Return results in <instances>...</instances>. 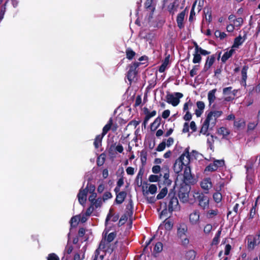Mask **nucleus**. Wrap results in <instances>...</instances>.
I'll return each instance as SVG.
<instances>
[{
    "instance_id": "nucleus-56",
    "label": "nucleus",
    "mask_w": 260,
    "mask_h": 260,
    "mask_svg": "<svg viewBox=\"0 0 260 260\" xmlns=\"http://www.w3.org/2000/svg\"><path fill=\"white\" fill-rule=\"evenodd\" d=\"M212 229V226L210 224H207L204 228V232L205 234H209Z\"/></svg>"
},
{
    "instance_id": "nucleus-59",
    "label": "nucleus",
    "mask_w": 260,
    "mask_h": 260,
    "mask_svg": "<svg viewBox=\"0 0 260 260\" xmlns=\"http://www.w3.org/2000/svg\"><path fill=\"white\" fill-rule=\"evenodd\" d=\"M153 0H146L145 6L147 9H148L150 10L153 9V8L151 6Z\"/></svg>"
},
{
    "instance_id": "nucleus-26",
    "label": "nucleus",
    "mask_w": 260,
    "mask_h": 260,
    "mask_svg": "<svg viewBox=\"0 0 260 260\" xmlns=\"http://www.w3.org/2000/svg\"><path fill=\"white\" fill-rule=\"evenodd\" d=\"M112 125V119L110 118L108 122V123L105 125V126L103 128V132L102 135L103 136H104L107 132L111 128V126Z\"/></svg>"
},
{
    "instance_id": "nucleus-30",
    "label": "nucleus",
    "mask_w": 260,
    "mask_h": 260,
    "mask_svg": "<svg viewBox=\"0 0 260 260\" xmlns=\"http://www.w3.org/2000/svg\"><path fill=\"white\" fill-rule=\"evenodd\" d=\"M162 244L161 242H157L155 244L153 248L154 253H159L162 250Z\"/></svg>"
},
{
    "instance_id": "nucleus-29",
    "label": "nucleus",
    "mask_w": 260,
    "mask_h": 260,
    "mask_svg": "<svg viewBox=\"0 0 260 260\" xmlns=\"http://www.w3.org/2000/svg\"><path fill=\"white\" fill-rule=\"evenodd\" d=\"M168 193V189L167 187H165L161 189L159 193L157 195L156 199L160 200L163 199Z\"/></svg>"
},
{
    "instance_id": "nucleus-8",
    "label": "nucleus",
    "mask_w": 260,
    "mask_h": 260,
    "mask_svg": "<svg viewBox=\"0 0 260 260\" xmlns=\"http://www.w3.org/2000/svg\"><path fill=\"white\" fill-rule=\"evenodd\" d=\"M189 221L192 225H199L200 224V212L198 210H194L189 215Z\"/></svg>"
},
{
    "instance_id": "nucleus-11",
    "label": "nucleus",
    "mask_w": 260,
    "mask_h": 260,
    "mask_svg": "<svg viewBox=\"0 0 260 260\" xmlns=\"http://www.w3.org/2000/svg\"><path fill=\"white\" fill-rule=\"evenodd\" d=\"M201 186L202 189L206 190L205 193H207L208 192V190L212 187V183L211 182V179L210 178L204 179L201 182Z\"/></svg>"
},
{
    "instance_id": "nucleus-52",
    "label": "nucleus",
    "mask_w": 260,
    "mask_h": 260,
    "mask_svg": "<svg viewBox=\"0 0 260 260\" xmlns=\"http://www.w3.org/2000/svg\"><path fill=\"white\" fill-rule=\"evenodd\" d=\"M102 204V199L98 198V199H96L93 202V203H91V205H92V206H94L95 207V208H98L99 207L101 206Z\"/></svg>"
},
{
    "instance_id": "nucleus-5",
    "label": "nucleus",
    "mask_w": 260,
    "mask_h": 260,
    "mask_svg": "<svg viewBox=\"0 0 260 260\" xmlns=\"http://www.w3.org/2000/svg\"><path fill=\"white\" fill-rule=\"evenodd\" d=\"M183 97V94L180 92H175L174 94L168 93L166 95V102L173 106H177L180 103V99Z\"/></svg>"
},
{
    "instance_id": "nucleus-37",
    "label": "nucleus",
    "mask_w": 260,
    "mask_h": 260,
    "mask_svg": "<svg viewBox=\"0 0 260 260\" xmlns=\"http://www.w3.org/2000/svg\"><path fill=\"white\" fill-rule=\"evenodd\" d=\"M214 35L216 38H219L220 40H223L226 36L225 33L224 32H221L219 30H216L214 32Z\"/></svg>"
},
{
    "instance_id": "nucleus-61",
    "label": "nucleus",
    "mask_w": 260,
    "mask_h": 260,
    "mask_svg": "<svg viewBox=\"0 0 260 260\" xmlns=\"http://www.w3.org/2000/svg\"><path fill=\"white\" fill-rule=\"evenodd\" d=\"M112 197V194L111 192L107 191L104 193L103 197V200L104 201L107 200L109 199H111Z\"/></svg>"
},
{
    "instance_id": "nucleus-25",
    "label": "nucleus",
    "mask_w": 260,
    "mask_h": 260,
    "mask_svg": "<svg viewBox=\"0 0 260 260\" xmlns=\"http://www.w3.org/2000/svg\"><path fill=\"white\" fill-rule=\"evenodd\" d=\"M109 243L106 240V238H103L101 241L99 246V249L102 250H105L106 248L109 247Z\"/></svg>"
},
{
    "instance_id": "nucleus-4",
    "label": "nucleus",
    "mask_w": 260,
    "mask_h": 260,
    "mask_svg": "<svg viewBox=\"0 0 260 260\" xmlns=\"http://www.w3.org/2000/svg\"><path fill=\"white\" fill-rule=\"evenodd\" d=\"M222 114L221 111H213L208 113L207 117L204 122L211 126V129L216 124V119Z\"/></svg>"
},
{
    "instance_id": "nucleus-43",
    "label": "nucleus",
    "mask_w": 260,
    "mask_h": 260,
    "mask_svg": "<svg viewBox=\"0 0 260 260\" xmlns=\"http://www.w3.org/2000/svg\"><path fill=\"white\" fill-rule=\"evenodd\" d=\"M213 163L215 165V167H217V169L219 167H221L224 166V161L223 159L215 160H214Z\"/></svg>"
},
{
    "instance_id": "nucleus-45",
    "label": "nucleus",
    "mask_w": 260,
    "mask_h": 260,
    "mask_svg": "<svg viewBox=\"0 0 260 260\" xmlns=\"http://www.w3.org/2000/svg\"><path fill=\"white\" fill-rule=\"evenodd\" d=\"M116 233L114 232H112L110 233L107 238H106V240L110 243L115 239L116 237Z\"/></svg>"
},
{
    "instance_id": "nucleus-19",
    "label": "nucleus",
    "mask_w": 260,
    "mask_h": 260,
    "mask_svg": "<svg viewBox=\"0 0 260 260\" xmlns=\"http://www.w3.org/2000/svg\"><path fill=\"white\" fill-rule=\"evenodd\" d=\"M246 39V35L245 34V35L242 38L241 36H238V37L236 38L234 40V43L233 45V47L237 48L240 45H242L243 43L244 42V41Z\"/></svg>"
},
{
    "instance_id": "nucleus-38",
    "label": "nucleus",
    "mask_w": 260,
    "mask_h": 260,
    "mask_svg": "<svg viewBox=\"0 0 260 260\" xmlns=\"http://www.w3.org/2000/svg\"><path fill=\"white\" fill-rule=\"evenodd\" d=\"M218 133L219 134L222 135L223 136H228L229 134V130L224 127H221L219 128Z\"/></svg>"
},
{
    "instance_id": "nucleus-35",
    "label": "nucleus",
    "mask_w": 260,
    "mask_h": 260,
    "mask_svg": "<svg viewBox=\"0 0 260 260\" xmlns=\"http://www.w3.org/2000/svg\"><path fill=\"white\" fill-rule=\"evenodd\" d=\"M218 212L217 210H210L207 213V217L209 218H212L217 215Z\"/></svg>"
},
{
    "instance_id": "nucleus-28",
    "label": "nucleus",
    "mask_w": 260,
    "mask_h": 260,
    "mask_svg": "<svg viewBox=\"0 0 260 260\" xmlns=\"http://www.w3.org/2000/svg\"><path fill=\"white\" fill-rule=\"evenodd\" d=\"M103 137L104 136H103L102 135H99L96 137L94 142V145L96 148H99L101 145L102 140Z\"/></svg>"
},
{
    "instance_id": "nucleus-42",
    "label": "nucleus",
    "mask_w": 260,
    "mask_h": 260,
    "mask_svg": "<svg viewBox=\"0 0 260 260\" xmlns=\"http://www.w3.org/2000/svg\"><path fill=\"white\" fill-rule=\"evenodd\" d=\"M168 62H169L168 59L166 58L164 62L162 63V64L159 67V72L162 73L165 71L166 67L168 65Z\"/></svg>"
},
{
    "instance_id": "nucleus-27",
    "label": "nucleus",
    "mask_w": 260,
    "mask_h": 260,
    "mask_svg": "<svg viewBox=\"0 0 260 260\" xmlns=\"http://www.w3.org/2000/svg\"><path fill=\"white\" fill-rule=\"evenodd\" d=\"M234 52V50L231 49L229 51L225 52L221 57V61L225 62L230 57H231Z\"/></svg>"
},
{
    "instance_id": "nucleus-63",
    "label": "nucleus",
    "mask_w": 260,
    "mask_h": 260,
    "mask_svg": "<svg viewBox=\"0 0 260 260\" xmlns=\"http://www.w3.org/2000/svg\"><path fill=\"white\" fill-rule=\"evenodd\" d=\"M192 118V115L191 113L189 111H186L185 115L183 117V119L185 121H189Z\"/></svg>"
},
{
    "instance_id": "nucleus-44",
    "label": "nucleus",
    "mask_w": 260,
    "mask_h": 260,
    "mask_svg": "<svg viewBox=\"0 0 260 260\" xmlns=\"http://www.w3.org/2000/svg\"><path fill=\"white\" fill-rule=\"evenodd\" d=\"M232 87H228L223 88V94L225 95H229V94L232 93L233 95L234 96L235 93H233V92L232 91Z\"/></svg>"
},
{
    "instance_id": "nucleus-60",
    "label": "nucleus",
    "mask_w": 260,
    "mask_h": 260,
    "mask_svg": "<svg viewBox=\"0 0 260 260\" xmlns=\"http://www.w3.org/2000/svg\"><path fill=\"white\" fill-rule=\"evenodd\" d=\"M85 188H87V190L88 191V190L89 192L91 193H95L94 192V190H95V186L92 184H88L87 185V187Z\"/></svg>"
},
{
    "instance_id": "nucleus-31",
    "label": "nucleus",
    "mask_w": 260,
    "mask_h": 260,
    "mask_svg": "<svg viewBox=\"0 0 260 260\" xmlns=\"http://www.w3.org/2000/svg\"><path fill=\"white\" fill-rule=\"evenodd\" d=\"M145 191H147L148 193L152 194H155L157 191V186L155 184H150L148 187V190H145Z\"/></svg>"
},
{
    "instance_id": "nucleus-24",
    "label": "nucleus",
    "mask_w": 260,
    "mask_h": 260,
    "mask_svg": "<svg viewBox=\"0 0 260 260\" xmlns=\"http://www.w3.org/2000/svg\"><path fill=\"white\" fill-rule=\"evenodd\" d=\"M169 177H170L169 171L168 170V169H167L166 170V172L164 173V176H163L164 179V183L165 184V185H166L167 186H169L172 183V181L169 179Z\"/></svg>"
},
{
    "instance_id": "nucleus-14",
    "label": "nucleus",
    "mask_w": 260,
    "mask_h": 260,
    "mask_svg": "<svg viewBox=\"0 0 260 260\" xmlns=\"http://www.w3.org/2000/svg\"><path fill=\"white\" fill-rule=\"evenodd\" d=\"M215 60V57L214 55H211L210 56H208L207 58L206 63L204 66V71L206 72L208 70L210 67L212 66L213 63Z\"/></svg>"
},
{
    "instance_id": "nucleus-53",
    "label": "nucleus",
    "mask_w": 260,
    "mask_h": 260,
    "mask_svg": "<svg viewBox=\"0 0 260 260\" xmlns=\"http://www.w3.org/2000/svg\"><path fill=\"white\" fill-rule=\"evenodd\" d=\"M166 142L165 141H163L161 143H160L157 147L156 148V150L157 151H163L166 148Z\"/></svg>"
},
{
    "instance_id": "nucleus-34",
    "label": "nucleus",
    "mask_w": 260,
    "mask_h": 260,
    "mask_svg": "<svg viewBox=\"0 0 260 260\" xmlns=\"http://www.w3.org/2000/svg\"><path fill=\"white\" fill-rule=\"evenodd\" d=\"M161 118L160 117H157L151 124V128L154 127V129H156L160 124Z\"/></svg>"
},
{
    "instance_id": "nucleus-9",
    "label": "nucleus",
    "mask_w": 260,
    "mask_h": 260,
    "mask_svg": "<svg viewBox=\"0 0 260 260\" xmlns=\"http://www.w3.org/2000/svg\"><path fill=\"white\" fill-rule=\"evenodd\" d=\"M184 180L182 183H186L189 184L193 182V177L191 174L190 168L187 166L185 168L184 174H183Z\"/></svg>"
},
{
    "instance_id": "nucleus-21",
    "label": "nucleus",
    "mask_w": 260,
    "mask_h": 260,
    "mask_svg": "<svg viewBox=\"0 0 260 260\" xmlns=\"http://www.w3.org/2000/svg\"><path fill=\"white\" fill-rule=\"evenodd\" d=\"M143 194L147 200V202L149 203H154L156 200L154 196H149V193L147 191H145L144 187L143 186Z\"/></svg>"
},
{
    "instance_id": "nucleus-46",
    "label": "nucleus",
    "mask_w": 260,
    "mask_h": 260,
    "mask_svg": "<svg viewBox=\"0 0 260 260\" xmlns=\"http://www.w3.org/2000/svg\"><path fill=\"white\" fill-rule=\"evenodd\" d=\"M193 106L192 103L191 102L189 99L188 102H186L183 106V111H188V109L190 107H191Z\"/></svg>"
},
{
    "instance_id": "nucleus-6",
    "label": "nucleus",
    "mask_w": 260,
    "mask_h": 260,
    "mask_svg": "<svg viewBox=\"0 0 260 260\" xmlns=\"http://www.w3.org/2000/svg\"><path fill=\"white\" fill-rule=\"evenodd\" d=\"M194 198L199 202V205L204 210L208 209L209 206V198L203 193L197 192L194 193Z\"/></svg>"
},
{
    "instance_id": "nucleus-1",
    "label": "nucleus",
    "mask_w": 260,
    "mask_h": 260,
    "mask_svg": "<svg viewBox=\"0 0 260 260\" xmlns=\"http://www.w3.org/2000/svg\"><path fill=\"white\" fill-rule=\"evenodd\" d=\"M190 162V155L189 149L186 148L182 155L175 161L173 169L176 174L181 172L183 167H187Z\"/></svg>"
},
{
    "instance_id": "nucleus-55",
    "label": "nucleus",
    "mask_w": 260,
    "mask_h": 260,
    "mask_svg": "<svg viewBox=\"0 0 260 260\" xmlns=\"http://www.w3.org/2000/svg\"><path fill=\"white\" fill-rule=\"evenodd\" d=\"M47 260H59V258L56 254L52 253L48 255Z\"/></svg>"
},
{
    "instance_id": "nucleus-33",
    "label": "nucleus",
    "mask_w": 260,
    "mask_h": 260,
    "mask_svg": "<svg viewBox=\"0 0 260 260\" xmlns=\"http://www.w3.org/2000/svg\"><path fill=\"white\" fill-rule=\"evenodd\" d=\"M202 57L200 54L199 52H194L193 54V58L192 60V62L194 63H197L200 62L201 61Z\"/></svg>"
},
{
    "instance_id": "nucleus-62",
    "label": "nucleus",
    "mask_w": 260,
    "mask_h": 260,
    "mask_svg": "<svg viewBox=\"0 0 260 260\" xmlns=\"http://www.w3.org/2000/svg\"><path fill=\"white\" fill-rule=\"evenodd\" d=\"M164 226L166 230H170L173 227V224L171 221H167L165 222Z\"/></svg>"
},
{
    "instance_id": "nucleus-39",
    "label": "nucleus",
    "mask_w": 260,
    "mask_h": 260,
    "mask_svg": "<svg viewBox=\"0 0 260 260\" xmlns=\"http://www.w3.org/2000/svg\"><path fill=\"white\" fill-rule=\"evenodd\" d=\"M213 197L214 200L216 203H219L221 201V199H222V195L219 192L214 193L213 196Z\"/></svg>"
},
{
    "instance_id": "nucleus-16",
    "label": "nucleus",
    "mask_w": 260,
    "mask_h": 260,
    "mask_svg": "<svg viewBox=\"0 0 260 260\" xmlns=\"http://www.w3.org/2000/svg\"><path fill=\"white\" fill-rule=\"evenodd\" d=\"M197 106L198 109L196 110V114L197 117H200L202 114L204 109L205 108V104L202 101H198L197 103Z\"/></svg>"
},
{
    "instance_id": "nucleus-48",
    "label": "nucleus",
    "mask_w": 260,
    "mask_h": 260,
    "mask_svg": "<svg viewBox=\"0 0 260 260\" xmlns=\"http://www.w3.org/2000/svg\"><path fill=\"white\" fill-rule=\"evenodd\" d=\"M221 234V231H218L217 233L216 234V236L214 237V238L213 239L212 241V244L213 245H216L219 242V238Z\"/></svg>"
},
{
    "instance_id": "nucleus-51",
    "label": "nucleus",
    "mask_w": 260,
    "mask_h": 260,
    "mask_svg": "<svg viewBox=\"0 0 260 260\" xmlns=\"http://www.w3.org/2000/svg\"><path fill=\"white\" fill-rule=\"evenodd\" d=\"M160 176L155 175H151L149 177V181L151 182H157L159 180Z\"/></svg>"
},
{
    "instance_id": "nucleus-17",
    "label": "nucleus",
    "mask_w": 260,
    "mask_h": 260,
    "mask_svg": "<svg viewBox=\"0 0 260 260\" xmlns=\"http://www.w3.org/2000/svg\"><path fill=\"white\" fill-rule=\"evenodd\" d=\"M126 196V192L125 191H120L116 194V198L115 199V201L117 204H121L124 201L125 198Z\"/></svg>"
},
{
    "instance_id": "nucleus-41",
    "label": "nucleus",
    "mask_w": 260,
    "mask_h": 260,
    "mask_svg": "<svg viewBox=\"0 0 260 260\" xmlns=\"http://www.w3.org/2000/svg\"><path fill=\"white\" fill-rule=\"evenodd\" d=\"M79 218L78 216H74L71 219V226L75 227L78 223Z\"/></svg>"
},
{
    "instance_id": "nucleus-47",
    "label": "nucleus",
    "mask_w": 260,
    "mask_h": 260,
    "mask_svg": "<svg viewBox=\"0 0 260 260\" xmlns=\"http://www.w3.org/2000/svg\"><path fill=\"white\" fill-rule=\"evenodd\" d=\"M141 160L143 164L145 163L147 159V152L145 150H142L140 154Z\"/></svg>"
},
{
    "instance_id": "nucleus-15",
    "label": "nucleus",
    "mask_w": 260,
    "mask_h": 260,
    "mask_svg": "<svg viewBox=\"0 0 260 260\" xmlns=\"http://www.w3.org/2000/svg\"><path fill=\"white\" fill-rule=\"evenodd\" d=\"M185 9H186V8ZM185 10H186L179 13L177 17V25L180 28H182L184 27L183 21L185 14Z\"/></svg>"
},
{
    "instance_id": "nucleus-10",
    "label": "nucleus",
    "mask_w": 260,
    "mask_h": 260,
    "mask_svg": "<svg viewBox=\"0 0 260 260\" xmlns=\"http://www.w3.org/2000/svg\"><path fill=\"white\" fill-rule=\"evenodd\" d=\"M138 63H135L129 68V70L127 73V77L130 83H131L132 81H134L136 77L137 74L136 68L138 67Z\"/></svg>"
},
{
    "instance_id": "nucleus-64",
    "label": "nucleus",
    "mask_w": 260,
    "mask_h": 260,
    "mask_svg": "<svg viewBox=\"0 0 260 260\" xmlns=\"http://www.w3.org/2000/svg\"><path fill=\"white\" fill-rule=\"evenodd\" d=\"M152 171L153 173L157 174L160 171V167L158 165L154 166L152 167Z\"/></svg>"
},
{
    "instance_id": "nucleus-20",
    "label": "nucleus",
    "mask_w": 260,
    "mask_h": 260,
    "mask_svg": "<svg viewBox=\"0 0 260 260\" xmlns=\"http://www.w3.org/2000/svg\"><path fill=\"white\" fill-rule=\"evenodd\" d=\"M216 89H213L210 90L208 93V100L209 101V106H211L216 99Z\"/></svg>"
},
{
    "instance_id": "nucleus-22",
    "label": "nucleus",
    "mask_w": 260,
    "mask_h": 260,
    "mask_svg": "<svg viewBox=\"0 0 260 260\" xmlns=\"http://www.w3.org/2000/svg\"><path fill=\"white\" fill-rule=\"evenodd\" d=\"M119 218V215L118 214H112V210L110 209L109 211V213L108 214L106 219V223L108 222V220H111L113 222H115L118 220Z\"/></svg>"
},
{
    "instance_id": "nucleus-58",
    "label": "nucleus",
    "mask_w": 260,
    "mask_h": 260,
    "mask_svg": "<svg viewBox=\"0 0 260 260\" xmlns=\"http://www.w3.org/2000/svg\"><path fill=\"white\" fill-rule=\"evenodd\" d=\"M127 219V217L126 215H122L119 220V222H118L119 226H121V225H123Z\"/></svg>"
},
{
    "instance_id": "nucleus-12",
    "label": "nucleus",
    "mask_w": 260,
    "mask_h": 260,
    "mask_svg": "<svg viewBox=\"0 0 260 260\" xmlns=\"http://www.w3.org/2000/svg\"><path fill=\"white\" fill-rule=\"evenodd\" d=\"M88 191L87 188L84 189H80L78 194V198L79 202L81 205H84L86 201L87 194Z\"/></svg>"
},
{
    "instance_id": "nucleus-7",
    "label": "nucleus",
    "mask_w": 260,
    "mask_h": 260,
    "mask_svg": "<svg viewBox=\"0 0 260 260\" xmlns=\"http://www.w3.org/2000/svg\"><path fill=\"white\" fill-rule=\"evenodd\" d=\"M168 198L169 200L168 204V210L170 212L177 210L179 208L178 200L177 197L175 196L174 192H170Z\"/></svg>"
},
{
    "instance_id": "nucleus-18",
    "label": "nucleus",
    "mask_w": 260,
    "mask_h": 260,
    "mask_svg": "<svg viewBox=\"0 0 260 260\" xmlns=\"http://www.w3.org/2000/svg\"><path fill=\"white\" fill-rule=\"evenodd\" d=\"M248 69L247 66H244L241 71L242 81L241 84L245 86L246 85L247 73Z\"/></svg>"
},
{
    "instance_id": "nucleus-57",
    "label": "nucleus",
    "mask_w": 260,
    "mask_h": 260,
    "mask_svg": "<svg viewBox=\"0 0 260 260\" xmlns=\"http://www.w3.org/2000/svg\"><path fill=\"white\" fill-rule=\"evenodd\" d=\"M243 19L241 17L238 18L235 20H234V24L236 26H240L243 23Z\"/></svg>"
},
{
    "instance_id": "nucleus-13",
    "label": "nucleus",
    "mask_w": 260,
    "mask_h": 260,
    "mask_svg": "<svg viewBox=\"0 0 260 260\" xmlns=\"http://www.w3.org/2000/svg\"><path fill=\"white\" fill-rule=\"evenodd\" d=\"M260 242V233L251 240H248V248L252 250Z\"/></svg>"
},
{
    "instance_id": "nucleus-36",
    "label": "nucleus",
    "mask_w": 260,
    "mask_h": 260,
    "mask_svg": "<svg viewBox=\"0 0 260 260\" xmlns=\"http://www.w3.org/2000/svg\"><path fill=\"white\" fill-rule=\"evenodd\" d=\"M197 3H198V1H196L192 5V8H191V10L190 11V16L189 17V21H192V20L193 19V16L195 15L194 8H195V7H196Z\"/></svg>"
},
{
    "instance_id": "nucleus-54",
    "label": "nucleus",
    "mask_w": 260,
    "mask_h": 260,
    "mask_svg": "<svg viewBox=\"0 0 260 260\" xmlns=\"http://www.w3.org/2000/svg\"><path fill=\"white\" fill-rule=\"evenodd\" d=\"M199 66L196 65L194 66L190 72V76L191 77H193L197 74V71L199 70Z\"/></svg>"
},
{
    "instance_id": "nucleus-3",
    "label": "nucleus",
    "mask_w": 260,
    "mask_h": 260,
    "mask_svg": "<svg viewBox=\"0 0 260 260\" xmlns=\"http://www.w3.org/2000/svg\"><path fill=\"white\" fill-rule=\"evenodd\" d=\"M188 228L187 225L184 223L179 224L177 228V236L182 239V243L186 245L189 243V240L186 237Z\"/></svg>"
},
{
    "instance_id": "nucleus-32",
    "label": "nucleus",
    "mask_w": 260,
    "mask_h": 260,
    "mask_svg": "<svg viewBox=\"0 0 260 260\" xmlns=\"http://www.w3.org/2000/svg\"><path fill=\"white\" fill-rule=\"evenodd\" d=\"M209 128H211V126L204 122L201 129L200 133L204 135H207V133Z\"/></svg>"
},
{
    "instance_id": "nucleus-50",
    "label": "nucleus",
    "mask_w": 260,
    "mask_h": 260,
    "mask_svg": "<svg viewBox=\"0 0 260 260\" xmlns=\"http://www.w3.org/2000/svg\"><path fill=\"white\" fill-rule=\"evenodd\" d=\"M217 170V167H215L214 163L210 164L205 169V171H211L213 172Z\"/></svg>"
},
{
    "instance_id": "nucleus-40",
    "label": "nucleus",
    "mask_w": 260,
    "mask_h": 260,
    "mask_svg": "<svg viewBox=\"0 0 260 260\" xmlns=\"http://www.w3.org/2000/svg\"><path fill=\"white\" fill-rule=\"evenodd\" d=\"M257 202V200L255 202V206H253L252 207V208L250 209V211L249 215V219L253 218L254 217V215H255L256 209L255 208V206H256Z\"/></svg>"
},
{
    "instance_id": "nucleus-23",
    "label": "nucleus",
    "mask_w": 260,
    "mask_h": 260,
    "mask_svg": "<svg viewBox=\"0 0 260 260\" xmlns=\"http://www.w3.org/2000/svg\"><path fill=\"white\" fill-rule=\"evenodd\" d=\"M196 256V252L193 250H189L185 253V258L186 260H193Z\"/></svg>"
},
{
    "instance_id": "nucleus-2",
    "label": "nucleus",
    "mask_w": 260,
    "mask_h": 260,
    "mask_svg": "<svg viewBox=\"0 0 260 260\" xmlns=\"http://www.w3.org/2000/svg\"><path fill=\"white\" fill-rule=\"evenodd\" d=\"M178 191V197L181 202L186 203L188 201L190 186L186 183H181Z\"/></svg>"
},
{
    "instance_id": "nucleus-49",
    "label": "nucleus",
    "mask_w": 260,
    "mask_h": 260,
    "mask_svg": "<svg viewBox=\"0 0 260 260\" xmlns=\"http://www.w3.org/2000/svg\"><path fill=\"white\" fill-rule=\"evenodd\" d=\"M126 57L129 59H132L135 55V52L131 49H127L126 51Z\"/></svg>"
}]
</instances>
